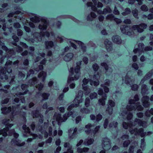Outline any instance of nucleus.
Wrapping results in <instances>:
<instances>
[{"mask_svg": "<svg viewBox=\"0 0 153 153\" xmlns=\"http://www.w3.org/2000/svg\"><path fill=\"white\" fill-rule=\"evenodd\" d=\"M68 118L65 114H63V117H62L61 114L59 113L55 112L53 116V118L56 119L59 125H60L62 122L66 121Z\"/></svg>", "mask_w": 153, "mask_h": 153, "instance_id": "nucleus-2", "label": "nucleus"}, {"mask_svg": "<svg viewBox=\"0 0 153 153\" xmlns=\"http://www.w3.org/2000/svg\"><path fill=\"white\" fill-rule=\"evenodd\" d=\"M74 56V54L72 53H69L66 54L64 58V60L66 62H68L71 60Z\"/></svg>", "mask_w": 153, "mask_h": 153, "instance_id": "nucleus-9", "label": "nucleus"}, {"mask_svg": "<svg viewBox=\"0 0 153 153\" xmlns=\"http://www.w3.org/2000/svg\"><path fill=\"white\" fill-rule=\"evenodd\" d=\"M13 45L17 46L16 48V51L17 52L21 53L23 51V49L19 45H18L17 43H13Z\"/></svg>", "mask_w": 153, "mask_h": 153, "instance_id": "nucleus-23", "label": "nucleus"}, {"mask_svg": "<svg viewBox=\"0 0 153 153\" xmlns=\"http://www.w3.org/2000/svg\"><path fill=\"white\" fill-rule=\"evenodd\" d=\"M110 80L107 79V81L105 82L104 84L101 85V86L103 88L104 91L106 93H108L109 91V88L108 87L110 86Z\"/></svg>", "mask_w": 153, "mask_h": 153, "instance_id": "nucleus-7", "label": "nucleus"}, {"mask_svg": "<svg viewBox=\"0 0 153 153\" xmlns=\"http://www.w3.org/2000/svg\"><path fill=\"white\" fill-rule=\"evenodd\" d=\"M90 100L89 98L87 97H86L85 100V105L87 107H88L90 105Z\"/></svg>", "mask_w": 153, "mask_h": 153, "instance_id": "nucleus-42", "label": "nucleus"}, {"mask_svg": "<svg viewBox=\"0 0 153 153\" xmlns=\"http://www.w3.org/2000/svg\"><path fill=\"white\" fill-rule=\"evenodd\" d=\"M17 33V35L19 36H22L23 33V31L22 30H21L20 29H17L16 30Z\"/></svg>", "mask_w": 153, "mask_h": 153, "instance_id": "nucleus-61", "label": "nucleus"}, {"mask_svg": "<svg viewBox=\"0 0 153 153\" xmlns=\"http://www.w3.org/2000/svg\"><path fill=\"white\" fill-rule=\"evenodd\" d=\"M22 128L25 131V133H26L30 129L29 127H27L25 124H23Z\"/></svg>", "mask_w": 153, "mask_h": 153, "instance_id": "nucleus-59", "label": "nucleus"}, {"mask_svg": "<svg viewBox=\"0 0 153 153\" xmlns=\"http://www.w3.org/2000/svg\"><path fill=\"white\" fill-rule=\"evenodd\" d=\"M114 16L112 14H111L107 15L106 17V19H107L110 20H114L115 18Z\"/></svg>", "mask_w": 153, "mask_h": 153, "instance_id": "nucleus-44", "label": "nucleus"}, {"mask_svg": "<svg viewBox=\"0 0 153 153\" xmlns=\"http://www.w3.org/2000/svg\"><path fill=\"white\" fill-rule=\"evenodd\" d=\"M85 85H82L83 89L85 91V94H88L90 93V89L89 88V86L86 85V86H84Z\"/></svg>", "mask_w": 153, "mask_h": 153, "instance_id": "nucleus-22", "label": "nucleus"}, {"mask_svg": "<svg viewBox=\"0 0 153 153\" xmlns=\"http://www.w3.org/2000/svg\"><path fill=\"white\" fill-rule=\"evenodd\" d=\"M132 14L134 17L136 19L138 18V12L137 9H135L132 11Z\"/></svg>", "mask_w": 153, "mask_h": 153, "instance_id": "nucleus-33", "label": "nucleus"}, {"mask_svg": "<svg viewBox=\"0 0 153 153\" xmlns=\"http://www.w3.org/2000/svg\"><path fill=\"white\" fill-rule=\"evenodd\" d=\"M45 44L46 48L48 49L53 48L54 46V43L52 41H46L45 42Z\"/></svg>", "mask_w": 153, "mask_h": 153, "instance_id": "nucleus-11", "label": "nucleus"}, {"mask_svg": "<svg viewBox=\"0 0 153 153\" xmlns=\"http://www.w3.org/2000/svg\"><path fill=\"white\" fill-rule=\"evenodd\" d=\"M147 27V25L146 24L141 23L138 25H133L131 28V29L133 30H137L138 32L141 33L143 31L144 29H146ZM130 29H131L130 26L126 25H123L120 27V30L121 32L123 34L128 36H130L133 33H134V32L132 31L129 30Z\"/></svg>", "mask_w": 153, "mask_h": 153, "instance_id": "nucleus-1", "label": "nucleus"}, {"mask_svg": "<svg viewBox=\"0 0 153 153\" xmlns=\"http://www.w3.org/2000/svg\"><path fill=\"white\" fill-rule=\"evenodd\" d=\"M96 117V121L97 122H99L101 120L102 118V115L100 114H97Z\"/></svg>", "mask_w": 153, "mask_h": 153, "instance_id": "nucleus-50", "label": "nucleus"}, {"mask_svg": "<svg viewBox=\"0 0 153 153\" xmlns=\"http://www.w3.org/2000/svg\"><path fill=\"white\" fill-rule=\"evenodd\" d=\"M80 112L83 114H88L90 112V110L87 108L83 107L80 109Z\"/></svg>", "mask_w": 153, "mask_h": 153, "instance_id": "nucleus-27", "label": "nucleus"}, {"mask_svg": "<svg viewBox=\"0 0 153 153\" xmlns=\"http://www.w3.org/2000/svg\"><path fill=\"white\" fill-rule=\"evenodd\" d=\"M90 83L92 86L93 85L95 86H97L99 85L100 82L99 80L94 81L91 79H90Z\"/></svg>", "mask_w": 153, "mask_h": 153, "instance_id": "nucleus-19", "label": "nucleus"}, {"mask_svg": "<svg viewBox=\"0 0 153 153\" xmlns=\"http://www.w3.org/2000/svg\"><path fill=\"white\" fill-rule=\"evenodd\" d=\"M83 92L82 90H79V91L78 94L76 96V97H78L79 99H80V98H81L83 96Z\"/></svg>", "mask_w": 153, "mask_h": 153, "instance_id": "nucleus-48", "label": "nucleus"}, {"mask_svg": "<svg viewBox=\"0 0 153 153\" xmlns=\"http://www.w3.org/2000/svg\"><path fill=\"white\" fill-rule=\"evenodd\" d=\"M42 20L44 22V23L42 25H39V28L40 30L42 31L46 30L48 26V22L45 19H42Z\"/></svg>", "mask_w": 153, "mask_h": 153, "instance_id": "nucleus-8", "label": "nucleus"}, {"mask_svg": "<svg viewBox=\"0 0 153 153\" xmlns=\"http://www.w3.org/2000/svg\"><path fill=\"white\" fill-rule=\"evenodd\" d=\"M104 44L106 50L108 51H112L113 50V44L108 39L104 41Z\"/></svg>", "mask_w": 153, "mask_h": 153, "instance_id": "nucleus-4", "label": "nucleus"}, {"mask_svg": "<svg viewBox=\"0 0 153 153\" xmlns=\"http://www.w3.org/2000/svg\"><path fill=\"white\" fill-rule=\"evenodd\" d=\"M78 97H76V98L73 101V102L76 103L74 104L75 105L76 107H77L80 103V101Z\"/></svg>", "mask_w": 153, "mask_h": 153, "instance_id": "nucleus-47", "label": "nucleus"}, {"mask_svg": "<svg viewBox=\"0 0 153 153\" xmlns=\"http://www.w3.org/2000/svg\"><path fill=\"white\" fill-rule=\"evenodd\" d=\"M130 141L129 140H126L124 141L123 143V146L124 147H127L130 144Z\"/></svg>", "mask_w": 153, "mask_h": 153, "instance_id": "nucleus-46", "label": "nucleus"}, {"mask_svg": "<svg viewBox=\"0 0 153 153\" xmlns=\"http://www.w3.org/2000/svg\"><path fill=\"white\" fill-rule=\"evenodd\" d=\"M108 102L109 105L110 106V107L113 108L114 106L115 105V102L112 100H109Z\"/></svg>", "mask_w": 153, "mask_h": 153, "instance_id": "nucleus-60", "label": "nucleus"}, {"mask_svg": "<svg viewBox=\"0 0 153 153\" xmlns=\"http://www.w3.org/2000/svg\"><path fill=\"white\" fill-rule=\"evenodd\" d=\"M100 128V126H97L95 128L94 130H92L93 133L94 134H95L97 131H99Z\"/></svg>", "mask_w": 153, "mask_h": 153, "instance_id": "nucleus-54", "label": "nucleus"}, {"mask_svg": "<svg viewBox=\"0 0 153 153\" xmlns=\"http://www.w3.org/2000/svg\"><path fill=\"white\" fill-rule=\"evenodd\" d=\"M44 87V85L42 83H40L39 84H38V90L40 91H42Z\"/></svg>", "mask_w": 153, "mask_h": 153, "instance_id": "nucleus-58", "label": "nucleus"}, {"mask_svg": "<svg viewBox=\"0 0 153 153\" xmlns=\"http://www.w3.org/2000/svg\"><path fill=\"white\" fill-rule=\"evenodd\" d=\"M132 67L135 70H137L139 68V67L137 64L135 62L133 63L132 65Z\"/></svg>", "mask_w": 153, "mask_h": 153, "instance_id": "nucleus-63", "label": "nucleus"}, {"mask_svg": "<svg viewBox=\"0 0 153 153\" xmlns=\"http://www.w3.org/2000/svg\"><path fill=\"white\" fill-rule=\"evenodd\" d=\"M131 10L129 8H126L124 10V11L122 13V14L123 16H126L130 13Z\"/></svg>", "mask_w": 153, "mask_h": 153, "instance_id": "nucleus-21", "label": "nucleus"}, {"mask_svg": "<svg viewBox=\"0 0 153 153\" xmlns=\"http://www.w3.org/2000/svg\"><path fill=\"white\" fill-rule=\"evenodd\" d=\"M21 116L23 119V120L25 123H26L27 121L26 119V113L25 111H23L21 114Z\"/></svg>", "mask_w": 153, "mask_h": 153, "instance_id": "nucleus-36", "label": "nucleus"}, {"mask_svg": "<svg viewBox=\"0 0 153 153\" xmlns=\"http://www.w3.org/2000/svg\"><path fill=\"white\" fill-rule=\"evenodd\" d=\"M131 90L134 91H137L139 88L138 85L136 84L131 85Z\"/></svg>", "mask_w": 153, "mask_h": 153, "instance_id": "nucleus-34", "label": "nucleus"}, {"mask_svg": "<svg viewBox=\"0 0 153 153\" xmlns=\"http://www.w3.org/2000/svg\"><path fill=\"white\" fill-rule=\"evenodd\" d=\"M27 90L25 91H24V92H17L16 93L15 95L17 97L20 98L21 97V96L24 95L26 94L27 93Z\"/></svg>", "mask_w": 153, "mask_h": 153, "instance_id": "nucleus-25", "label": "nucleus"}, {"mask_svg": "<svg viewBox=\"0 0 153 153\" xmlns=\"http://www.w3.org/2000/svg\"><path fill=\"white\" fill-rule=\"evenodd\" d=\"M135 107H136V109L137 108V110L138 111H142L143 109V107L140 105V103L139 102H137L136 103Z\"/></svg>", "mask_w": 153, "mask_h": 153, "instance_id": "nucleus-29", "label": "nucleus"}, {"mask_svg": "<svg viewBox=\"0 0 153 153\" xmlns=\"http://www.w3.org/2000/svg\"><path fill=\"white\" fill-rule=\"evenodd\" d=\"M152 74L153 73L152 71H149L145 75L144 78H143L144 80H145L147 79L150 78L152 76Z\"/></svg>", "mask_w": 153, "mask_h": 153, "instance_id": "nucleus-35", "label": "nucleus"}, {"mask_svg": "<svg viewBox=\"0 0 153 153\" xmlns=\"http://www.w3.org/2000/svg\"><path fill=\"white\" fill-rule=\"evenodd\" d=\"M30 20L34 23L38 22H39V18L38 16H35L30 18Z\"/></svg>", "mask_w": 153, "mask_h": 153, "instance_id": "nucleus-24", "label": "nucleus"}, {"mask_svg": "<svg viewBox=\"0 0 153 153\" xmlns=\"http://www.w3.org/2000/svg\"><path fill=\"white\" fill-rule=\"evenodd\" d=\"M46 75L47 74L46 72L42 71L39 73L38 76L39 78L42 77V81H44L45 79Z\"/></svg>", "mask_w": 153, "mask_h": 153, "instance_id": "nucleus-16", "label": "nucleus"}, {"mask_svg": "<svg viewBox=\"0 0 153 153\" xmlns=\"http://www.w3.org/2000/svg\"><path fill=\"white\" fill-rule=\"evenodd\" d=\"M6 128H4L0 130V135H2L3 137H6L7 136V132L6 131Z\"/></svg>", "mask_w": 153, "mask_h": 153, "instance_id": "nucleus-26", "label": "nucleus"}, {"mask_svg": "<svg viewBox=\"0 0 153 153\" xmlns=\"http://www.w3.org/2000/svg\"><path fill=\"white\" fill-rule=\"evenodd\" d=\"M136 1L139 2V5H140L142 3V1L140 0H128V3L129 4L132 5L134 4Z\"/></svg>", "mask_w": 153, "mask_h": 153, "instance_id": "nucleus-37", "label": "nucleus"}, {"mask_svg": "<svg viewBox=\"0 0 153 153\" xmlns=\"http://www.w3.org/2000/svg\"><path fill=\"white\" fill-rule=\"evenodd\" d=\"M106 111V112L108 113L109 114L111 115L113 111V108L108 106L107 108Z\"/></svg>", "mask_w": 153, "mask_h": 153, "instance_id": "nucleus-39", "label": "nucleus"}, {"mask_svg": "<svg viewBox=\"0 0 153 153\" xmlns=\"http://www.w3.org/2000/svg\"><path fill=\"white\" fill-rule=\"evenodd\" d=\"M11 142L13 144L19 146H23L25 144L24 142H22V143H20V140L14 138H13L12 139Z\"/></svg>", "mask_w": 153, "mask_h": 153, "instance_id": "nucleus-10", "label": "nucleus"}, {"mask_svg": "<svg viewBox=\"0 0 153 153\" xmlns=\"http://www.w3.org/2000/svg\"><path fill=\"white\" fill-rule=\"evenodd\" d=\"M10 121V120L9 119H4L2 122V123L5 125V128H6L5 130L7 132L9 130V129L13 126L12 124L9 123Z\"/></svg>", "mask_w": 153, "mask_h": 153, "instance_id": "nucleus-6", "label": "nucleus"}, {"mask_svg": "<svg viewBox=\"0 0 153 153\" xmlns=\"http://www.w3.org/2000/svg\"><path fill=\"white\" fill-rule=\"evenodd\" d=\"M37 79L36 77H33L30 79L28 81V83L30 85H31L35 84L36 81Z\"/></svg>", "mask_w": 153, "mask_h": 153, "instance_id": "nucleus-32", "label": "nucleus"}, {"mask_svg": "<svg viewBox=\"0 0 153 153\" xmlns=\"http://www.w3.org/2000/svg\"><path fill=\"white\" fill-rule=\"evenodd\" d=\"M134 146H131L128 150V153H134Z\"/></svg>", "mask_w": 153, "mask_h": 153, "instance_id": "nucleus-64", "label": "nucleus"}, {"mask_svg": "<svg viewBox=\"0 0 153 153\" xmlns=\"http://www.w3.org/2000/svg\"><path fill=\"white\" fill-rule=\"evenodd\" d=\"M97 93L100 96H102L103 95H104V94H106L105 92H104L103 89L101 88H99Z\"/></svg>", "mask_w": 153, "mask_h": 153, "instance_id": "nucleus-41", "label": "nucleus"}, {"mask_svg": "<svg viewBox=\"0 0 153 153\" xmlns=\"http://www.w3.org/2000/svg\"><path fill=\"white\" fill-rule=\"evenodd\" d=\"M125 82L127 84L130 85L129 80L130 79V77L126 75L125 76Z\"/></svg>", "mask_w": 153, "mask_h": 153, "instance_id": "nucleus-51", "label": "nucleus"}, {"mask_svg": "<svg viewBox=\"0 0 153 153\" xmlns=\"http://www.w3.org/2000/svg\"><path fill=\"white\" fill-rule=\"evenodd\" d=\"M126 109L128 111H131L132 110H135L136 108L135 106L130 105L127 106Z\"/></svg>", "mask_w": 153, "mask_h": 153, "instance_id": "nucleus-38", "label": "nucleus"}, {"mask_svg": "<svg viewBox=\"0 0 153 153\" xmlns=\"http://www.w3.org/2000/svg\"><path fill=\"white\" fill-rule=\"evenodd\" d=\"M141 10L145 12H146L148 11V9L146 5H142L140 7Z\"/></svg>", "mask_w": 153, "mask_h": 153, "instance_id": "nucleus-49", "label": "nucleus"}, {"mask_svg": "<svg viewBox=\"0 0 153 153\" xmlns=\"http://www.w3.org/2000/svg\"><path fill=\"white\" fill-rule=\"evenodd\" d=\"M12 38L13 39V40L15 42L14 43H16L19 41V38L14 33H13Z\"/></svg>", "mask_w": 153, "mask_h": 153, "instance_id": "nucleus-45", "label": "nucleus"}, {"mask_svg": "<svg viewBox=\"0 0 153 153\" xmlns=\"http://www.w3.org/2000/svg\"><path fill=\"white\" fill-rule=\"evenodd\" d=\"M76 42L81 46V49L83 52L86 51V47L84 45V44L82 42L80 41L76 40Z\"/></svg>", "mask_w": 153, "mask_h": 153, "instance_id": "nucleus-17", "label": "nucleus"}, {"mask_svg": "<svg viewBox=\"0 0 153 153\" xmlns=\"http://www.w3.org/2000/svg\"><path fill=\"white\" fill-rule=\"evenodd\" d=\"M97 93L94 92L90 94L89 97L91 100H93L97 98Z\"/></svg>", "mask_w": 153, "mask_h": 153, "instance_id": "nucleus-30", "label": "nucleus"}, {"mask_svg": "<svg viewBox=\"0 0 153 153\" xmlns=\"http://www.w3.org/2000/svg\"><path fill=\"white\" fill-rule=\"evenodd\" d=\"M129 131L131 134H133L134 132L135 135H140L141 137H144L146 134V132H144V130L143 128H140L139 129L135 128L134 129L130 130Z\"/></svg>", "mask_w": 153, "mask_h": 153, "instance_id": "nucleus-3", "label": "nucleus"}, {"mask_svg": "<svg viewBox=\"0 0 153 153\" xmlns=\"http://www.w3.org/2000/svg\"><path fill=\"white\" fill-rule=\"evenodd\" d=\"M106 94H104V95H103L102 96L101 98L100 99L98 100V101L99 105L102 106H104L105 105V100H106Z\"/></svg>", "mask_w": 153, "mask_h": 153, "instance_id": "nucleus-13", "label": "nucleus"}, {"mask_svg": "<svg viewBox=\"0 0 153 153\" xmlns=\"http://www.w3.org/2000/svg\"><path fill=\"white\" fill-rule=\"evenodd\" d=\"M28 85L25 84H22L21 85V88L22 90L25 91L27 90V93L28 92L29 90L28 89Z\"/></svg>", "mask_w": 153, "mask_h": 153, "instance_id": "nucleus-28", "label": "nucleus"}, {"mask_svg": "<svg viewBox=\"0 0 153 153\" xmlns=\"http://www.w3.org/2000/svg\"><path fill=\"white\" fill-rule=\"evenodd\" d=\"M13 27L14 28L18 29L21 27V25L19 22L14 23Z\"/></svg>", "mask_w": 153, "mask_h": 153, "instance_id": "nucleus-57", "label": "nucleus"}, {"mask_svg": "<svg viewBox=\"0 0 153 153\" xmlns=\"http://www.w3.org/2000/svg\"><path fill=\"white\" fill-rule=\"evenodd\" d=\"M109 123V121L108 119L106 118L105 119L104 124L103 126L105 128H106L108 126Z\"/></svg>", "mask_w": 153, "mask_h": 153, "instance_id": "nucleus-55", "label": "nucleus"}, {"mask_svg": "<svg viewBox=\"0 0 153 153\" xmlns=\"http://www.w3.org/2000/svg\"><path fill=\"white\" fill-rule=\"evenodd\" d=\"M90 79H87L86 78H84L82 80L83 84L82 85H86L89 82H90Z\"/></svg>", "mask_w": 153, "mask_h": 153, "instance_id": "nucleus-52", "label": "nucleus"}, {"mask_svg": "<svg viewBox=\"0 0 153 153\" xmlns=\"http://www.w3.org/2000/svg\"><path fill=\"white\" fill-rule=\"evenodd\" d=\"M40 35L42 37H44L45 36H46V37H48L50 36V33L47 31L45 32H41L40 33Z\"/></svg>", "mask_w": 153, "mask_h": 153, "instance_id": "nucleus-31", "label": "nucleus"}, {"mask_svg": "<svg viewBox=\"0 0 153 153\" xmlns=\"http://www.w3.org/2000/svg\"><path fill=\"white\" fill-rule=\"evenodd\" d=\"M111 39L113 42L117 45H120L122 43V40L120 36L118 35H113Z\"/></svg>", "mask_w": 153, "mask_h": 153, "instance_id": "nucleus-5", "label": "nucleus"}, {"mask_svg": "<svg viewBox=\"0 0 153 153\" xmlns=\"http://www.w3.org/2000/svg\"><path fill=\"white\" fill-rule=\"evenodd\" d=\"M94 141V140L93 138H88L85 140L84 144L85 146H88L92 144Z\"/></svg>", "mask_w": 153, "mask_h": 153, "instance_id": "nucleus-12", "label": "nucleus"}, {"mask_svg": "<svg viewBox=\"0 0 153 153\" xmlns=\"http://www.w3.org/2000/svg\"><path fill=\"white\" fill-rule=\"evenodd\" d=\"M74 107H76L74 103H72L68 106L67 110L68 111H71L72 110Z\"/></svg>", "mask_w": 153, "mask_h": 153, "instance_id": "nucleus-62", "label": "nucleus"}, {"mask_svg": "<svg viewBox=\"0 0 153 153\" xmlns=\"http://www.w3.org/2000/svg\"><path fill=\"white\" fill-rule=\"evenodd\" d=\"M147 90V88L146 84H143L141 86V93L142 95H144L146 94Z\"/></svg>", "mask_w": 153, "mask_h": 153, "instance_id": "nucleus-18", "label": "nucleus"}, {"mask_svg": "<svg viewBox=\"0 0 153 153\" xmlns=\"http://www.w3.org/2000/svg\"><path fill=\"white\" fill-rule=\"evenodd\" d=\"M149 96H143L142 98V102H143V101L144 102H149Z\"/></svg>", "mask_w": 153, "mask_h": 153, "instance_id": "nucleus-53", "label": "nucleus"}, {"mask_svg": "<svg viewBox=\"0 0 153 153\" xmlns=\"http://www.w3.org/2000/svg\"><path fill=\"white\" fill-rule=\"evenodd\" d=\"M31 114L33 117L36 118L39 117L41 116V114H42L38 110H36L33 111L31 112Z\"/></svg>", "mask_w": 153, "mask_h": 153, "instance_id": "nucleus-14", "label": "nucleus"}, {"mask_svg": "<svg viewBox=\"0 0 153 153\" xmlns=\"http://www.w3.org/2000/svg\"><path fill=\"white\" fill-rule=\"evenodd\" d=\"M92 68L95 72H97L99 69V67L97 64L95 63L93 65Z\"/></svg>", "mask_w": 153, "mask_h": 153, "instance_id": "nucleus-43", "label": "nucleus"}, {"mask_svg": "<svg viewBox=\"0 0 153 153\" xmlns=\"http://www.w3.org/2000/svg\"><path fill=\"white\" fill-rule=\"evenodd\" d=\"M41 133L44 135V137L45 138H47L48 137V135H49L48 133L45 130H44L41 131Z\"/></svg>", "mask_w": 153, "mask_h": 153, "instance_id": "nucleus-56", "label": "nucleus"}, {"mask_svg": "<svg viewBox=\"0 0 153 153\" xmlns=\"http://www.w3.org/2000/svg\"><path fill=\"white\" fill-rule=\"evenodd\" d=\"M38 94H40L43 100H48L50 96L49 93L45 92L42 93L41 92H39L38 93Z\"/></svg>", "mask_w": 153, "mask_h": 153, "instance_id": "nucleus-15", "label": "nucleus"}, {"mask_svg": "<svg viewBox=\"0 0 153 153\" xmlns=\"http://www.w3.org/2000/svg\"><path fill=\"white\" fill-rule=\"evenodd\" d=\"M101 65L104 68L106 71H107L108 69L109 66L108 64L105 62H102L101 63Z\"/></svg>", "mask_w": 153, "mask_h": 153, "instance_id": "nucleus-40", "label": "nucleus"}, {"mask_svg": "<svg viewBox=\"0 0 153 153\" xmlns=\"http://www.w3.org/2000/svg\"><path fill=\"white\" fill-rule=\"evenodd\" d=\"M135 122L137 123L140 126H142L144 123H146V122L144 121H142L139 119L136 118L135 119Z\"/></svg>", "mask_w": 153, "mask_h": 153, "instance_id": "nucleus-20", "label": "nucleus"}]
</instances>
